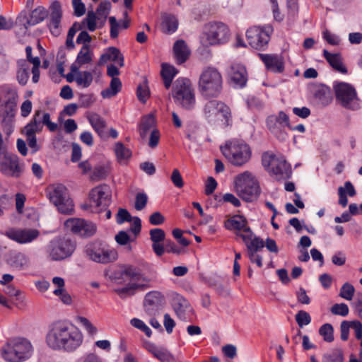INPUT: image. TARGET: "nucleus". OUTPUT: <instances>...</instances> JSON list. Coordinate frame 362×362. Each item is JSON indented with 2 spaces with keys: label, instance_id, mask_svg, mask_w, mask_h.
Wrapping results in <instances>:
<instances>
[{
  "label": "nucleus",
  "instance_id": "44",
  "mask_svg": "<svg viewBox=\"0 0 362 362\" xmlns=\"http://www.w3.org/2000/svg\"><path fill=\"white\" fill-rule=\"evenodd\" d=\"M143 287L144 285L142 284L133 283L129 284L123 288H118L115 291L121 298H124L127 296L134 295L137 289L143 288Z\"/></svg>",
  "mask_w": 362,
  "mask_h": 362
},
{
  "label": "nucleus",
  "instance_id": "17",
  "mask_svg": "<svg viewBox=\"0 0 362 362\" xmlns=\"http://www.w3.org/2000/svg\"><path fill=\"white\" fill-rule=\"evenodd\" d=\"M64 226L67 231L81 237L93 236L96 232V226L94 223L79 218H68Z\"/></svg>",
  "mask_w": 362,
  "mask_h": 362
},
{
  "label": "nucleus",
  "instance_id": "45",
  "mask_svg": "<svg viewBox=\"0 0 362 362\" xmlns=\"http://www.w3.org/2000/svg\"><path fill=\"white\" fill-rule=\"evenodd\" d=\"M122 274L134 280H144V275L141 273V270L134 266L128 265L126 266L122 272Z\"/></svg>",
  "mask_w": 362,
  "mask_h": 362
},
{
  "label": "nucleus",
  "instance_id": "1",
  "mask_svg": "<svg viewBox=\"0 0 362 362\" xmlns=\"http://www.w3.org/2000/svg\"><path fill=\"white\" fill-rule=\"evenodd\" d=\"M83 339L81 332L72 323L59 320L51 325L46 341L54 350L73 351L81 345Z\"/></svg>",
  "mask_w": 362,
  "mask_h": 362
},
{
  "label": "nucleus",
  "instance_id": "7",
  "mask_svg": "<svg viewBox=\"0 0 362 362\" xmlns=\"http://www.w3.org/2000/svg\"><path fill=\"white\" fill-rule=\"evenodd\" d=\"M47 197L57 208L58 211L64 214L74 212V205L70 199L66 187L62 184H52L46 189Z\"/></svg>",
  "mask_w": 362,
  "mask_h": 362
},
{
  "label": "nucleus",
  "instance_id": "64",
  "mask_svg": "<svg viewBox=\"0 0 362 362\" xmlns=\"http://www.w3.org/2000/svg\"><path fill=\"white\" fill-rule=\"evenodd\" d=\"M53 293L56 296H58L61 301L66 305H70L72 302L71 296L67 293V291L65 289H54Z\"/></svg>",
  "mask_w": 362,
  "mask_h": 362
},
{
  "label": "nucleus",
  "instance_id": "37",
  "mask_svg": "<svg viewBox=\"0 0 362 362\" xmlns=\"http://www.w3.org/2000/svg\"><path fill=\"white\" fill-rule=\"evenodd\" d=\"M109 23L110 24V37L115 39L119 35V28L127 29L129 26L130 20H123L119 23L117 21L115 17L111 16L109 18Z\"/></svg>",
  "mask_w": 362,
  "mask_h": 362
},
{
  "label": "nucleus",
  "instance_id": "10",
  "mask_svg": "<svg viewBox=\"0 0 362 362\" xmlns=\"http://www.w3.org/2000/svg\"><path fill=\"white\" fill-rule=\"evenodd\" d=\"M76 247V242L66 236H59L52 239L47 247L50 258L60 261L70 257Z\"/></svg>",
  "mask_w": 362,
  "mask_h": 362
},
{
  "label": "nucleus",
  "instance_id": "53",
  "mask_svg": "<svg viewBox=\"0 0 362 362\" xmlns=\"http://www.w3.org/2000/svg\"><path fill=\"white\" fill-rule=\"evenodd\" d=\"M154 123V119L152 116H146L142 119L140 126V135L142 138H144L148 132L152 127Z\"/></svg>",
  "mask_w": 362,
  "mask_h": 362
},
{
  "label": "nucleus",
  "instance_id": "52",
  "mask_svg": "<svg viewBox=\"0 0 362 362\" xmlns=\"http://www.w3.org/2000/svg\"><path fill=\"white\" fill-rule=\"evenodd\" d=\"M130 325L132 327L144 332L148 337H150L152 334L151 329L145 324V322L143 320L139 318H132L130 320Z\"/></svg>",
  "mask_w": 362,
  "mask_h": 362
},
{
  "label": "nucleus",
  "instance_id": "41",
  "mask_svg": "<svg viewBox=\"0 0 362 362\" xmlns=\"http://www.w3.org/2000/svg\"><path fill=\"white\" fill-rule=\"evenodd\" d=\"M236 235L243 239L247 249L248 246H250V244L255 243L256 240H263L262 238L256 237L247 225L240 232H237Z\"/></svg>",
  "mask_w": 362,
  "mask_h": 362
},
{
  "label": "nucleus",
  "instance_id": "42",
  "mask_svg": "<svg viewBox=\"0 0 362 362\" xmlns=\"http://www.w3.org/2000/svg\"><path fill=\"white\" fill-rule=\"evenodd\" d=\"M111 4L108 1L101 2L95 13L98 16L99 27H102L109 14Z\"/></svg>",
  "mask_w": 362,
  "mask_h": 362
},
{
  "label": "nucleus",
  "instance_id": "63",
  "mask_svg": "<svg viewBox=\"0 0 362 362\" xmlns=\"http://www.w3.org/2000/svg\"><path fill=\"white\" fill-rule=\"evenodd\" d=\"M322 37L331 45H338L340 42L339 37L327 30L322 33Z\"/></svg>",
  "mask_w": 362,
  "mask_h": 362
},
{
  "label": "nucleus",
  "instance_id": "6",
  "mask_svg": "<svg viewBox=\"0 0 362 362\" xmlns=\"http://www.w3.org/2000/svg\"><path fill=\"white\" fill-rule=\"evenodd\" d=\"M226 158L235 166H243L251 158L252 151L248 144L240 141H233L221 148Z\"/></svg>",
  "mask_w": 362,
  "mask_h": 362
},
{
  "label": "nucleus",
  "instance_id": "4",
  "mask_svg": "<svg viewBox=\"0 0 362 362\" xmlns=\"http://www.w3.org/2000/svg\"><path fill=\"white\" fill-rule=\"evenodd\" d=\"M234 190L241 199L247 202L257 199L260 194L259 182L249 171H245L235 177Z\"/></svg>",
  "mask_w": 362,
  "mask_h": 362
},
{
  "label": "nucleus",
  "instance_id": "59",
  "mask_svg": "<svg viewBox=\"0 0 362 362\" xmlns=\"http://www.w3.org/2000/svg\"><path fill=\"white\" fill-rule=\"evenodd\" d=\"M109 173V168L105 165H98L93 169L92 177L94 180H101L105 178Z\"/></svg>",
  "mask_w": 362,
  "mask_h": 362
},
{
  "label": "nucleus",
  "instance_id": "34",
  "mask_svg": "<svg viewBox=\"0 0 362 362\" xmlns=\"http://www.w3.org/2000/svg\"><path fill=\"white\" fill-rule=\"evenodd\" d=\"M247 225V221L243 216L235 215L225 222L228 230H237L240 232Z\"/></svg>",
  "mask_w": 362,
  "mask_h": 362
},
{
  "label": "nucleus",
  "instance_id": "23",
  "mask_svg": "<svg viewBox=\"0 0 362 362\" xmlns=\"http://www.w3.org/2000/svg\"><path fill=\"white\" fill-rule=\"evenodd\" d=\"M229 77L235 87H245L247 81V73L245 67L241 64H233L230 66Z\"/></svg>",
  "mask_w": 362,
  "mask_h": 362
},
{
  "label": "nucleus",
  "instance_id": "36",
  "mask_svg": "<svg viewBox=\"0 0 362 362\" xmlns=\"http://www.w3.org/2000/svg\"><path fill=\"white\" fill-rule=\"evenodd\" d=\"M93 53L88 45H83L76 57V64L83 66L90 63L93 60Z\"/></svg>",
  "mask_w": 362,
  "mask_h": 362
},
{
  "label": "nucleus",
  "instance_id": "57",
  "mask_svg": "<svg viewBox=\"0 0 362 362\" xmlns=\"http://www.w3.org/2000/svg\"><path fill=\"white\" fill-rule=\"evenodd\" d=\"M330 311L333 315L346 317L349 314V309L346 304L341 303L334 304Z\"/></svg>",
  "mask_w": 362,
  "mask_h": 362
},
{
  "label": "nucleus",
  "instance_id": "18",
  "mask_svg": "<svg viewBox=\"0 0 362 362\" xmlns=\"http://www.w3.org/2000/svg\"><path fill=\"white\" fill-rule=\"evenodd\" d=\"M288 116L283 111H280L278 115H270L267 119V126L269 130L279 140L284 141L287 138V134L284 131L285 127L289 126Z\"/></svg>",
  "mask_w": 362,
  "mask_h": 362
},
{
  "label": "nucleus",
  "instance_id": "51",
  "mask_svg": "<svg viewBox=\"0 0 362 362\" xmlns=\"http://www.w3.org/2000/svg\"><path fill=\"white\" fill-rule=\"evenodd\" d=\"M355 293V288L353 285L346 282L342 285L339 292V296L345 300H351Z\"/></svg>",
  "mask_w": 362,
  "mask_h": 362
},
{
  "label": "nucleus",
  "instance_id": "8",
  "mask_svg": "<svg viewBox=\"0 0 362 362\" xmlns=\"http://www.w3.org/2000/svg\"><path fill=\"white\" fill-rule=\"evenodd\" d=\"M172 95L175 102L185 109L190 110L195 105V96L191 81L178 78L173 85Z\"/></svg>",
  "mask_w": 362,
  "mask_h": 362
},
{
  "label": "nucleus",
  "instance_id": "2",
  "mask_svg": "<svg viewBox=\"0 0 362 362\" xmlns=\"http://www.w3.org/2000/svg\"><path fill=\"white\" fill-rule=\"evenodd\" d=\"M198 89L204 98L218 97L223 89V77L219 71L211 66L204 69L199 78Z\"/></svg>",
  "mask_w": 362,
  "mask_h": 362
},
{
  "label": "nucleus",
  "instance_id": "29",
  "mask_svg": "<svg viewBox=\"0 0 362 362\" xmlns=\"http://www.w3.org/2000/svg\"><path fill=\"white\" fill-rule=\"evenodd\" d=\"M178 27V21L177 18L169 13H163L161 16V22L160 25V30L166 34L175 33Z\"/></svg>",
  "mask_w": 362,
  "mask_h": 362
},
{
  "label": "nucleus",
  "instance_id": "13",
  "mask_svg": "<svg viewBox=\"0 0 362 362\" xmlns=\"http://www.w3.org/2000/svg\"><path fill=\"white\" fill-rule=\"evenodd\" d=\"M24 164L17 155L5 152L0 154V173L7 177L19 178L24 173Z\"/></svg>",
  "mask_w": 362,
  "mask_h": 362
},
{
  "label": "nucleus",
  "instance_id": "56",
  "mask_svg": "<svg viewBox=\"0 0 362 362\" xmlns=\"http://www.w3.org/2000/svg\"><path fill=\"white\" fill-rule=\"evenodd\" d=\"M296 321L300 327L308 325L311 322V317L308 313L300 310L295 316Z\"/></svg>",
  "mask_w": 362,
  "mask_h": 362
},
{
  "label": "nucleus",
  "instance_id": "35",
  "mask_svg": "<svg viewBox=\"0 0 362 362\" xmlns=\"http://www.w3.org/2000/svg\"><path fill=\"white\" fill-rule=\"evenodd\" d=\"M177 74V70L173 66L168 64H162L160 74L163 79L164 85L166 89H168L170 87L172 81Z\"/></svg>",
  "mask_w": 362,
  "mask_h": 362
},
{
  "label": "nucleus",
  "instance_id": "11",
  "mask_svg": "<svg viewBox=\"0 0 362 362\" xmlns=\"http://www.w3.org/2000/svg\"><path fill=\"white\" fill-rule=\"evenodd\" d=\"M204 115L209 122L215 123L221 120L226 127L232 124L230 107L225 103L213 100L208 101L204 107Z\"/></svg>",
  "mask_w": 362,
  "mask_h": 362
},
{
  "label": "nucleus",
  "instance_id": "40",
  "mask_svg": "<svg viewBox=\"0 0 362 362\" xmlns=\"http://www.w3.org/2000/svg\"><path fill=\"white\" fill-rule=\"evenodd\" d=\"M18 66L16 78L21 85L25 86L29 78V66L25 60L19 61Z\"/></svg>",
  "mask_w": 362,
  "mask_h": 362
},
{
  "label": "nucleus",
  "instance_id": "12",
  "mask_svg": "<svg viewBox=\"0 0 362 362\" xmlns=\"http://www.w3.org/2000/svg\"><path fill=\"white\" fill-rule=\"evenodd\" d=\"M263 166L277 180H284L290 177L291 170L290 165L283 158H279L269 153H264L262 157Z\"/></svg>",
  "mask_w": 362,
  "mask_h": 362
},
{
  "label": "nucleus",
  "instance_id": "39",
  "mask_svg": "<svg viewBox=\"0 0 362 362\" xmlns=\"http://www.w3.org/2000/svg\"><path fill=\"white\" fill-rule=\"evenodd\" d=\"M47 16L48 11L43 6H38L32 11L28 23L36 25L43 21Z\"/></svg>",
  "mask_w": 362,
  "mask_h": 362
},
{
  "label": "nucleus",
  "instance_id": "20",
  "mask_svg": "<svg viewBox=\"0 0 362 362\" xmlns=\"http://www.w3.org/2000/svg\"><path fill=\"white\" fill-rule=\"evenodd\" d=\"M163 301V295L158 291H153L146 293L144 303L146 313L149 316H155L159 314Z\"/></svg>",
  "mask_w": 362,
  "mask_h": 362
},
{
  "label": "nucleus",
  "instance_id": "25",
  "mask_svg": "<svg viewBox=\"0 0 362 362\" xmlns=\"http://www.w3.org/2000/svg\"><path fill=\"white\" fill-rule=\"evenodd\" d=\"M0 112L4 118L14 115L16 107L14 93L8 92L6 96L0 98Z\"/></svg>",
  "mask_w": 362,
  "mask_h": 362
},
{
  "label": "nucleus",
  "instance_id": "47",
  "mask_svg": "<svg viewBox=\"0 0 362 362\" xmlns=\"http://www.w3.org/2000/svg\"><path fill=\"white\" fill-rule=\"evenodd\" d=\"M97 23H98V16L93 11H88L86 17L83 20L82 25H86L87 28L93 32L97 28Z\"/></svg>",
  "mask_w": 362,
  "mask_h": 362
},
{
  "label": "nucleus",
  "instance_id": "9",
  "mask_svg": "<svg viewBox=\"0 0 362 362\" xmlns=\"http://www.w3.org/2000/svg\"><path fill=\"white\" fill-rule=\"evenodd\" d=\"M336 100L344 108L356 111L361 108V101L355 88L345 82L334 84Z\"/></svg>",
  "mask_w": 362,
  "mask_h": 362
},
{
  "label": "nucleus",
  "instance_id": "38",
  "mask_svg": "<svg viewBox=\"0 0 362 362\" xmlns=\"http://www.w3.org/2000/svg\"><path fill=\"white\" fill-rule=\"evenodd\" d=\"M122 88V82L119 78H112L110 87L101 92V95L104 98H110L116 95Z\"/></svg>",
  "mask_w": 362,
  "mask_h": 362
},
{
  "label": "nucleus",
  "instance_id": "48",
  "mask_svg": "<svg viewBox=\"0 0 362 362\" xmlns=\"http://www.w3.org/2000/svg\"><path fill=\"white\" fill-rule=\"evenodd\" d=\"M115 151L117 159L119 161L128 159L132 156L131 151L126 148L121 142H117L115 144Z\"/></svg>",
  "mask_w": 362,
  "mask_h": 362
},
{
  "label": "nucleus",
  "instance_id": "28",
  "mask_svg": "<svg viewBox=\"0 0 362 362\" xmlns=\"http://www.w3.org/2000/svg\"><path fill=\"white\" fill-rule=\"evenodd\" d=\"M248 246L247 255L251 262L255 263L257 266L261 268L263 266L262 257L259 254L264 247L263 240H256L255 243L250 244Z\"/></svg>",
  "mask_w": 362,
  "mask_h": 362
},
{
  "label": "nucleus",
  "instance_id": "33",
  "mask_svg": "<svg viewBox=\"0 0 362 362\" xmlns=\"http://www.w3.org/2000/svg\"><path fill=\"white\" fill-rule=\"evenodd\" d=\"M42 129V124L41 121V111L37 110L35 112V115L31 121L24 127V134L35 135L36 133H39Z\"/></svg>",
  "mask_w": 362,
  "mask_h": 362
},
{
  "label": "nucleus",
  "instance_id": "60",
  "mask_svg": "<svg viewBox=\"0 0 362 362\" xmlns=\"http://www.w3.org/2000/svg\"><path fill=\"white\" fill-rule=\"evenodd\" d=\"M148 202V196L144 192H139L136 194L134 207L137 211L143 210Z\"/></svg>",
  "mask_w": 362,
  "mask_h": 362
},
{
  "label": "nucleus",
  "instance_id": "24",
  "mask_svg": "<svg viewBox=\"0 0 362 362\" xmlns=\"http://www.w3.org/2000/svg\"><path fill=\"white\" fill-rule=\"evenodd\" d=\"M267 70L274 73H282L284 70L283 59L277 54H259Z\"/></svg>",
  "mask_w": 362,
  "mask_h": 362
},
{
  "label": "nucleus",
  "instance_id": "5",
  "mask_svg": "<svg viewBox=\"0 0 362 362\" xmlns=\"http://www.w3.org/2000/svg\"><path fill=\"white\" fill-rule=\"evenodd\" d=\"M1 356L8 362H21L29 358L33 353L30 342L24 338L8 341L1 348Z\"/></svg>",
  "mask_w": 362,
  "mask_h": 362
},
{
  "label": "nucleus",
  "instance_id": "3",
  "mask_svg": "<svg viewBox=\"0 0 362 362\" xmlns=\"http://www.w3.org/2000/svg\"><path fill=\"white\" fill-rule=\"evenodd\" d=\"M83 253L88 260L102 264L114 262L118 258L116 250L99 240L88 242L84 246Z\"/></svg>",
  "mask_w": 362,
  "mask_h": 362
},
{
  "label": "nucleus",
  "instance_id": "15",
  "mask_svg": "<svg viewBox=\"0 0 362 362\" xmlns=\"http://www.w3.org/2000/svg\"><path fill=\"white\" fill-rule=\"evenodd\" d=\"M202 38V43L206 45H214L226 42L228 37V29L223 23H213L206 27Z\"/></svg>",
  "mask_w": 362,
  "mask_h": 362
},
{
  "label": "nucleus",
  "instance_id": "55",
  "mask_svg": "<svg viewBox=\"0 0 362 362\" xmlns=\"http://www.w3.org/2000/svg\"><path fill=\"white\" fill-rule=\"evenodd\" d=\"M76 322L79 323L83 328L90 334H96L97 328L90 322V321L85 317L78 316L76 317Z\"/></svg>",
  "mask_w": 362,
  "mask_h": 362
},
{
  "label": "nucleus",
  "instance_id": "61",
  "mask_svg": "<svg viewBox=\"0 0 362 362\" xmlns=\"http://www.w3.org/2000/svg\"><path fill=\"white\" fill-rule=\"evenodd\" d=\"M149 234L150 239L153 243H161L165 238V232L161 228H153L150 230Z\"/></svg>",
  "mask_w": 362,
  "mask_h": 362
},
{
  "label": "nucleus",
  "instance_id": "16",
  "mask_svg": "<svg viewBox=\"0 0 362 362\" xmlns=\"http://www.w3.org/2000/svg\"><path fill=\"white\" fill-rule=\"evenodd\" d=\"M110 194L106 185L93 188L89 194V205L91 211L100 213L106 210L110 203Z\"/></svg>",
  "mask_w": 362,
  "mask_h": 362
},
{
  "label": "nucleus",
  "instance_id": "49",
  "mask_svg": "<svg viewBox=\"0 0 362 362\" xmlns=\"http://www.w3.org/2000/svg\"><path fill=\"white\" fill-rule=\"evenodd\" d=\"M323 362H343L342 351L336 349L325 354L323 356Z\"/></svg>",
  "mask_w": 362,
  "mask_h": 362
},
{
  "label": "nucleus",
  "instance_id": "14",
  "mask_svg": "<svg viewBox=\"0 0 362 362\" xmlns=\"http://www.w3.org/2000/svg\"><path fill=\"white\" fill-rule=\"evenodd\" d=\"M273 28L270 25L263 27L253 26L246 32L249 45L256 49H264L270 40Z\"/></svg>",
  "mask_w": 362,
  "mask_h": 362
},
{
  "label": "nucleus",
  "instance_id": "32",
  "mask_svg": "<svg viewBox=\"0 0 362 362\" xmlns=\"http://www.w3.org/2000/svg\"><path fill=\"white\" fill-rule=\"evenodd\" d=\"M88 121L100 138H107V133L105 131L106 122L103 118L98 114H93L88 117Z\"/></svg>",
  "mask_w": 362,
  "mask_h": 362
},
{
  "label": "nucleus",
  "instance_id": "62",
  "mask_svg": "<svg viewBox=\"0 0 362 362\" xmlns=\"http://www.w3.org/2000/svg\"><path fill=\"white\" fill-rule=\"evenodd\" d=\"M136 95L139 100L142 103H145L149 98L150 91L146 84L139 85L137 87Z\"/></svg>",
  "mask_w": 362,
  "mask_h": 362
},
{
  "label": "nucleus",
  "instance_id": "22",
  "mask_svg": "<svg viewBox=\"0 0 362 362\" xmlns=\"http://www.w3.org/2000/svg\"><path fill=\"white\" fill-rule=\"evenodd\" d=\"M6 236L18 243H28L36 239L39 231L36 229H12L6 232Z\"/></svg>",
  "mask_w": 362,
  "mask_h": 362
},
{
  "label": "nucleus",
  "instance_id": "30",
  "mask_svg": "<svg viewBox=\"0 0 362 362\" xmlns=\"http://www.w3.org/2000/svg\"><path fill=\"white\" fill-rule=\"evenodd\" d=\"M323 56L329 62L330 66L335 70L342 74L347 73V69L344 65L341 57L339 54H332L327 50L324 49Z\"/></svg>",
  "mask_w": 362,
  "mask_h": 362
},
{
  "label": "nucleus",
  "instance_id": "50",
  "mask_svg": "<svg viewBox=\"0 0 362 362\" xmlns=\"http://www.w3.org/2000/svg\"><path fill=\"white\" fill-rule=\"evenodd\" d=\"M333 332V327L329 323L324 324L319 329V334L323 337V339L327 342H332L334 340Z\"/></svg>",
  "mask_w": 362,
  "mask_h": 362
},
{
  "label": "nucleus",
  "instance_id": "31",
  "mask_svg": "<svg viewBox=\"0 0 362 362\" xmlns=\"http://www.w3.org/2000/svg\"><path fill=\"white\" fill-rule=\"evenodd\" d=\"M175 57L178 64H182L187 61L189 55V50L182 40H177L173 46Z\"/></svg>",
  "mask_w": 362,
  "mask_h": 362
},
{
  "label": "nucleus",
  "instance_id": "19",
  "mask_svg": "<svg viewBox=\"0 0 362 362\" xmlns=\"http://www.w3.org/2000/svg\"><path fill=\"white\" fill-rule=\"evenodd\" d=\"M172 306L178 318L185 322H191L194 316V310L189 301L178 293L172 296Z\"/></svg>",
  "mask_w": 362,
  "mask_h": 362
},
{
  "label": "nucleus",
  "instance_id": "58",
  "mask_svg": "<svg viewBox=\"0 0 362 362\" xmlns=\"http://www.w3.org/2000/svg\"><path fill=\"white\" fill-rule=\"evenodd\" d=\"M155 358L160 361L161 362H173L174 357L173 355L163 347H160L156 353Z\"/></svg>",
  "mask_w": 362,
  "mask_h": 362
},
{
  "label": "nucleus",
  "instance_id": "43",
  "mask_svg": "<svg viewBox=\"0 0 362 362\" xmlns=\"http://www.w3.org/2000/svg\"><path fill=\"white\" fill-rule=\"evenodd\" d=\"M83 26L81 23L75 22L69 28L66 40V47L68 49H73L75 47L74 37L76 33L78 31L81 30L83 28Z\"/></svg>",
  "mask_w": 362,
  "mask_h": 362
},
{
  "label": "nucleus",
  "instance_id": "46",
  "mask_svg": "<svg viewBox=\"0 0 362 362\" xmlns=\"http://www.w3.org/2000/svg\"><path fill=\"white\" fill-rule=\"evenodd\" d=\"M75 81L78 86L88 88L93 81V74L87 71L78 73V75L75 76Z\"/></svg>",
  "mask_w": 362,
  "mask_h": 362
},
{
  "label": "nucleus",
  "instance_id": "26",
  "mask_svg": "<svg viewBox=\"0 0 362 362\" xmlns=\"http://www.w3.org/2000/svg\"><path fill=\"white\" fill-rule=\"evenodd\" d=\"M107 61H112L117 64L120 67L124 65V59L119 49L115 47H109L107 51L103 54L98 61V65L101 66Z\"/></svg>",
  "mask_w": 362,
  "mask_h": 362
},
{
  "label": "nucleus",
  "instance_id": "21",
  "mask_svg": "<svg viewBox=\"0 0 362 362\" xmlns=\"http://www.w3.org/2000/svg\"><path fill=\"white\" fill-rule=\"evenodd\" d=\"M50 16L48 27L54 36L61 33L60 23L62 17L61 4L58 1H53L49 6Z\"/></svg>",
  "mask_w": 362,
  "mask_h": 362
},
{
  "label": "nucleus",
  "instance_id": "54",
  "mask_svg": "<svg viewBox=\"0 0 362 362\" xmlns=\"http://www.w3.org/2000/svg\"><path fill=\"white\" fill-rule=\"evenodd\" d=\"M315 97L318 99L322 104L327 105L330 100L329 90L326 87H320L316 90Z\"/></svg>",
  "mask_w": 362,
  "mask_h": 362
},
{
  "label": "nucleus",
  "instance_id": "27",
  "mask_svg": "<svg viewBox=\"0 0 362 362\" xmlns=\"http://www.w3.org/2000/svg\"><path fill=\"white\" fill-rule=\"evenodd\" d=\"M8 263L16 269L24 270L29 267L30 260L24 253L12 252L9 255Z\"/></svg>",
  "mask_w": 362,
  "mask_h": 362
}]
</instances>
